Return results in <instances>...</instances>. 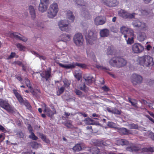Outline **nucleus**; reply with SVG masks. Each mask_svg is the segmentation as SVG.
<instances>
[{
  "label": "nucleus",
  "mask_w": 154,
  "mask_h": 154,
  "mask_svg": "<svg viewBox=\"0 0 154 154\" xmlns=\"http://www.w3.org/2000/svg\"><path fill=\"white\" fill-rule=\"evenodd\" d=\"M106 17L99 16L96 17L94 19V23L97 25H102L104 24L106 22Z\"/></svg>",
  "instance_id": "14"
},
{
  "label": "nucleus",
  "mask_w": 154,
  "mask_h": 154,
  "mask_svg": "<svg viewBox=\"0 0 154 154\" xmlns=\"http://www.w3.org/2000/svg\"><path fill=\"white\" fill-rule=\"evenodd\" d=\"M18 136L20 137L23 138L24 137L23 134L22 132H20L18 134Z\"/></svg>",
  "instance_id": "63"
},
{
  "label": "nucleus",
  "mask_w": 154,
  "mask_h": 154,
  "mask_svg": "<svg viewBox=\"0 0 154 154\" xmlns=\"http://www.w3.org/2000/svg\"><path fill=\"white\" fill-rule=\"evenodd\" d=\"M66 16L67 17L71 20V22L74 21L75 17L72 14V12L70 11H68L67 13Z\"/></svg>",
  "instance_id": "26"
},
{
  "label": "nucleus",
  "mask_w": 154,
  "mask_h": 154,
  "mask_svg": "<svg viewBox=\"0 0 154 154\" xmlns=\"http://www.w3.org/2000/svg\"><path fill=\"white\" fill-rule=\"evenodd\" d=\"M49 3V0H40L38 10L42 12L45 11L48 8Z\"/></svg>",
  "instance_id": "10"
},
{
  "label": "nucleus",
  "mask_w": 154,
  "mask_h": 154,
  "mask_svg": "<svg viewBox=\"0 0 154 154\" xmlns=\"http://www.w3.org/2000/svg\"><path fill=\"white\" fill-rule=\"evenodd\" d=\"M140 38H146V35L144 33H141L140 34Z\"/></svg>",
  "instance_id": "57"
},
{
  "label": "nucleus",
  "mask_w": 154,
  "mask_h": 154,
  "mask_svg": "<svg viewBox=\"0 0 154 154\" xmlns=\"http://www.w3.org/2000/svg\"><path fill=\"white\" fill-rule=\"evenodd\" d=\"M29 9L30 14L31 15L32 18L33 19H34L35 17V10L33 6L31 5L30 6H29Z\"/></svg>",
  "instance_id": "25"
},
{
  "label": "nucleus",
  "mask_w": 154,
  "mask_h": 154,
  "mask_svg": "<svg viewBox=\"0 0 154 154\" xmlns=\"http://www.w3.org/2000/svg\"><path fill=\"white\" fill-rule=\"evenodd\" d=\"M86 132L88 134H91L93 132L92 126H87L86 127Z\"/></svg>",
  "instance_id": "39"
},
{
  "label": "nucleus",
  "mask_w": 154,
  "mask_h": 154,
  "mask_svg": "<svg viewBox=\"0 0 154 154\" xmlns=\"http://www.w3.org/2000/svg\"><path fill=\"white\" fill-rule=\"evenodd\" d=\"M131 77L132 82L134 85L141 83L142 80V77L136 74H133Z\"/></svg>",
  "instance_id": "11"
},
{
  "label": "nucleus",
  "mask_w": 154,
  "mask_h": 154,
  "mask_svg": "<svg viewBox=\"0 0 154 154\" xmlns=\"http://www.w3.org/2000/svg\"><path fill=\"white\" fill-rule=\"evenodd\" d=\"M106 109L109 112L115 114L120 115L121 113V110H119L116 108H114L112 109H111L110 108L107 107L106 108Z\"/></svg>",
  "instance_id": "20"
},
{
  "label": "nucleus",
  "mask_w": 154,
  "mask_h": 154,
  "mask_svg": "<svg viewBox=\"0 0 154 154\" xmlns=\"http://www.w3.org/2000/svg\"><path fill=\"white\" fill-rule=\"evenodd\" d=\"M80 89L85 92H86L88 90V88L86 86L85 84L80 86Z\"/></svg>",
  "instance_id": "44"
},
{
  "label": "nucleus",
  "mask_w": 154,
  "mask_h": 154,
  "mask_svg": "<svg viewBox=\"0 0 154 154\" xmlns=\"http://www.w3.org/2000/svg\"><path fill=\"white\" fill-rule=\"evenodd\" d=\"M74 42L76 45L80 46L83 44V42L82 40L83 39H73Z\"/></svg>",
  "instance_id": "32"
},
{
  "label": "nucleus",
  "mask_w": 154,
  "mask_h": 154,
  "mask_svg": "<svg viewBox=\"0 0 154 154\" xmlns=\"http://www.w3.org/2000/svg\"><path fill=\"white\" fill-rule=\"evenodd\" d=\"M9 37L13 38H22L21 37V35L18 33H11L10 32L8 34Z\"/></svg>",
  "instance_id": "22"
},
{
  "label": "nucleus",
  "mask_w": 154,
  "mask_h": 154,
  "mask_svg": "<svg viewBox=\"0 0 154 154\" xmlns=\"http://www.w3.org/2000/svg\"><path fill=\"white\" fill-rule=\"evenodd\" d=\"M118 14L120 16L125 19H132L134 18L135 13L130 14L125 11L121 10L118 12Z\"/></svg>",
  "instance_id": "9"
},
{
  "label": "nucleus",
  "mask_w": 154,
  "mask_h": 154,
  "mask_svg": "<svg viewBox=\"0 0 154 154\" xmlns=\"http://www.w3.org/2000/svg\"><path fill=\"white\" fill-rule=\"evenodd\" d=\"M86 39V42L87 44L89 43V44L92 45L94 43L93 42H95L96 41V40L97 39Z\"/></svg>",
  "instance_id": "46"
},
{
  "label": "nucleus",
  "mask_w": 154,
  "mask_h": 154,
  "mask_svg": "<svg viewBox=\"0 0 154 154\" xmlns=\"http://www.w3.org/2000/svg\"><path fill=\"white\" fill-rule=\"evenodd\" d=\"M96 67L98 69H106L107 70H109V69L106 68L105 67H103V66H101L99 65H97L96 66Z\"/></svg>",
  "instance_id": "52"
},
{
  "label": "nucleus",
  "mask_w": 154,
  "mask_h": 154,
  "mask_svg": "<svg viewBox=\"0 0 154 154\" xmlns=\"http://www.w3.org/2000/svg\"><path fill=\"white\" fill-rule=\"evenodd\" d=\"M17 47L20 51H24L26 48V47L20 43H17L16 45Z\"/></svg>",
  "instance_id": "31"
},
{
  "label": "nucleus",
  "mask_w": 154,
  "mask_h": 154,
  "mask_svg": "<svg viewBox=\"0 0 154 154\" xmlns=\"http://www.w3.org/2000/svg\"><path fill=\"white\" fill-rule=\"evenodd\" d=\"M128 100L129 102L133 106L136 108H138V107L137 105V102L136 100L134 99L132 100L130 97L128 98Z\"/></svg>",
  "instance_id": "30"
},
{
  "label": "nucleus",
  "mask_w": 154,
  "mask_h": 154,
  "mask_svg": "<svg viewBox=\"0 0 154 154\" xmlns=\"http://www.w3.org/2000/svg\"><path fill=\"white\" fill-rule=\"evenodd\" d=\"M75 92L76 94L78 95L79 97H80L82 95V92L79 90L76 89Z\"/></svg>",
  "instance_id": "51"
},
{
  "label": "nucleus",
  "mask_w": 154,
  "mask_h": 154,
  "mask_svg": "<svg viewBox=\"0 0 154 154\" xmlns=\"http://www.w3.org/2000/svg\"><path fill=\"white\" fill-rule=\"evenodd\" d=\"M51 69L45 71V76H42V78H45L46 81L48 80V79L51 76Z\"/></svg>",
  "instance_id": "24"
},
{
  "label": "nucleus",
  "mask_w": 154,
  "mask_h": 154,
  "mask_svg": "<svg viewBox=\"0 0 154 154\" xmlns=\"http://www.w3.org/2000/svg\"><path fill=\"white\" fill-rule=\"evenodd\" d=\"M73 38H83V36L80 33H77L74 36Z\"/></svg>",
  "instance_id": "45"
},
{
  "label": "nucleus",
  "mask_w": 154,
  "mask_h": 154,
  "mask_svg": "<svg viewBox=\"0 0 154 154\" xmlns=\"http://www.w3.org/2000/svg\"><path fill=\"white\" fill-rule=\"evenodd\" d=\"M16 78L19 81H20L21 83L22 84H23V82H22V81L23 80V79L22 78V77L20 76H17L16 77Z\"/></svg>",
  "instance_id": "62"
},
{
  "label": "nucleus",
  "mask_w": 154,
  "mask_h": 154,
  "mask_svg": "<svg viewBox=\"0 0 154 154\" xmlns=\"http://www.w3.org/2000/svg\"><path fill=\"white\" fill-rule=\"evenodd\" d=\"M16 56V53L14 52H11L10 55L7 58V60H10L14 57Z\"/></svg>",
  "instance_id": "47"
},
{
  "label": "nucleus",
  "mask_w": 154,
  "mask_h": 154,
  "mask_svg": "<svg viewBox=\"0 0 154 154\" xmlns=\"http://www.w3.org/2000/svg\"><path fill=\"white\" fill-rule=\"evenodd\" d=\"M73 150L75 152H79L82 150V148L80 144H77L72 148Z\"/></svg>",
  "instance_id": "28"
},
{
  "label": "nucleus",
  "mask_w": 154,
  "mask_h": 154,
  "mask_svg": "<svg viewBox=\"0 0 154 154\" xmlns=\"http://www.w3.org/2000/svg\"><path fill=\"white\" fill-rule=\"evenodd\" d=\"M58 11V8L57 4L54 3L50 6L48 11V16L50 18H53L57 15Z\"/></svg>",
  "instance_id": "4"
},
{
  "label": "nucleus",
  "mask_w": 154,
  "mask_h": 154,
  "mask_svg": "<svg viewBox=\"0 0 154 154\" xmlns=\"http://www.w3.org/2000/svg\"><path fill=\"white\" fill-rule=\"evenodd\" d=\"M13 91L14 94L19 102L21 104H22V103L25 101V100L23 99L22 97L18 93L17 90L14 89Z\"/></svg>",
  "instance_id": "16"
},
{
  "label": "nucleus",
  "mask_w": 154,
  "mask_h": 154,
  "mask_svg": "<svg viewBox=\"0 0 154 154\" xmlns=\"http://www.w3.org/2000/svg\"><path fill=\"white\" fill-rule=\"evenodd\" d=\"M65 125L67 127L69 128H71L72 127V124L70 122H67L65 124Z\"/></svg>",
  "instance_id": "55"
},
{
  "label": "nucleus",
  "mask_w": 154,
  "mask_h": 154,
  "mask_svg": "<svg viewBox=\"0 0 154 154\" xmlns=\"http://www.w3.org/2000/svg\"><path fill=\"white\" fill-rule=\"evenodd\" d=\"M117 130L118 132L121 135H126L131 134L130 130L125 128H118Z\"/></svg>",
  "instance_id": "15"
},
{
  "label": "nucleus",
  "mask_w": 154,
  "mask_h": 154,
  "mask_svg": "<svg viewBox=\"0 0 154 154\" xmlns=\"http://www.w3.org/2000/svg\"><path fill=\"white\" fill-rule=\"evenodd\" d=\"M14 63L15 64H17L19 66H20L22 65V63L20 61H15L14 62Z\"/></svg>",
  "instance_id": "61"
},
{
  "label": "nucleus",
  "mask_w": 154,
  "mask_h": 154,
  "mask_svg": "<svg viewBox=\"0 0 154 154\" xmlns=\"http://www.w3.org/2000/svg\"><path fill=\"white\" fill-rule=\"evenodd\" d=\"M133 24L134 26L139 27L140 29H144L146 26L145 23H142L138 20H137L135 21H134L133 23Z\"/></svg>",
  "instance_id": "18"
},
{
  "label": "nucleus",
  "mask_w": 154,
  "mask_h": 154,
  "mask_svg": "<svg viewBox=\"0 0 154 154\" xmlns=\"http://www.w3.org/2000/svg\"><path fill=\"white\" fill-rule=\"evenodd\" d=\"M44 112H46L49 115H51L52 113V111L48 107L46 106V105L45 104V109L43 111Z\"/></svg>",
  "instance_id": "33"
},
{
  "label": "nucleus",
  "mask_w": 154,
  "mask_h": 154,
  "mask_svg": "<svg viewBox=\"0 0 154 154\" xmlns=\"http://www.w3.org/2000/svg\"><path fill=\"white\" fill-rule=\"evenodd\" d=\"M121 31L124 35L125 38H136L134 31L131 29L122 27Z\"/></svg>",
  "instance_id": "5"
},
{
  "label": "nucleus",
  "mask_w": 154,
  "mask_h": 154,
  "mask_svg": "<svg viewBox=\"0 0 154 154\" xmlns=\"http://www.w3.org/2000/svg\"><path fill=\"white\" fill-rule=\"evenodd\" d=\"M28 130L29 131V133L32 132L33 130L31 125H30L29 124L28 125Z\"/></svg>",
  "instance_id": "59"
},
{
  "label": "nucleus",
  "mask_w": 154,
  "mask_h": 154,
  "mask_svg": "<svg viewBox=\"0 0 154 154\" xmlns=\"http://www.w3.org/2000/svg\"><path fill=\"white\" fill-rule=\"evenodd\" d=\"M107 125L109 127L112 128H115L116 126V124L112 122H108Z\"/></svg>",
  "instance_id": "43"
},
{
  "label": "nucleus",
  "mask_w": 154,
  "mask_h": 154,
  "mask_svg": "<svg viewBox=\"0 0 154 154\" xmlns=\"http://www.w3.org/2000/svg\"><path fill=\"white\" fill-rule=\"evenodd\" d=\"M128 127L130 129H137L138 128V125L137 124L134 123H132L128 125Z\"/></svg>",
  "instance_id": "38"
},
{
  "label": "nucleus",
  "mask_w": 154,
  "mask_h": 154,
  "mask_svg": "<svg viewBox=\"0 0 154 154\" xmlns=\"http://www.w3.org/2000/svg\"><path fill=\"white\" fill-rule=\"evenodd\" d=\"M113 47L112 46H111L109 47L107 49V55H111L113 54Z\"/></svg>",
  "instance_id": "36"
},
{
  "label": "nucleus",
  "mask_w": 154,
  "mask_h": 154,
  "mask_svg": "<svg viewBox=\"0 0 154 154\" xmlns=\"http://www.w3.org/2000/svg\"><path fill=\"white\" fill-rule=\"evenodd\" d=\"M75 2L78 5L82 6V11L81 12V14L82 16L84 17L87 19H89L90 15L88 12L86 10L85 3L83 0H75Z\"/></svg>",
  "instance_id": "3"
},
{
  "label": "nucleus",
  "mask_w": 154,
  "mask_h": 154,
  "mask_svg": "<svg viewBox=\"0 0 154 154\" xmlns=\"http://www.w3.org/2000/svg\"><path fill=\"white\" fill-rule=\"evenodd\" d=\"M83 78L85 79V82L87 85L92 83L94 80V78L92 76L88 75H85Z\"/></svg>",
  "instance_id": "19"
},
{
  "label": "nucleus",
  "mask_w": 154,
  "mask_h": 154,
  "mask_svg": "<svg viewBox=\"0 0 154 154\" xmlns=\"http://www.w3.org/2000/svg\"><path fill=\"white\" fill-rule=\"evenodd\" d=\"M134 39H128L126 40L127 43L128 44L131 45L134 42Z\"/></svg>",
  "instance_id": "56"
},
{
  "label": "nucleus",
  "mask_w": 154,
  "mask_h": 154,
  "mask_svg": "<svg viewBox=\"0 0 154 154\" xmlns=\"http://www.w3.org/2000/svg\"><path fill=\"white\" fill-rule=\"evenodd\" d=\"M85 121V123L87 125H94V121L93 120L90 118H88L86 119Z\"/></svg>",
  "instance_id": "34"
},
{
  "label": "nucleus",
  "mask_w": 154,
  "mask_h": 154,
  "mask_svg": "<svg viewBox=\"0 0 154 154\" xmlns=\"http://www.w3.org/2000/svg\"><path fill=\"white\" fill-rule=\"evenodd\" d=\"M132 52L136 54L142 53L144 50L143 47L140 43H135L132 47Z\"/></svg>",
  "instance_id": "8"
},
{
  "label": "nucleus",
  "mask_w": 154,
  "mask_h": 154,
  "mask_svg": "<svg viewBox=\"0 0 154 154\" xmlns=\"http://www.w3.org/2000/svg\"><path fill=\"white\" fill-rule=\"evenodd\" d=\"M0 131L4 133H5L7 131L6 129L1 125H0Z\"/></svg>",
  "instance_id": "60"
},
{
  "label": "nucleus",
  "mask_w": 154,
  "mask_h": 154,
  "mask_svg": "<svg viewBox=\"0 0 154 154\" xmlns=\"http://www.w3.org/2000/svg\"><path fill=\"white\" fill-rule=\"evenodd\" d=\"M109 31L106 29L101 30L100 31V35L102 37H107L109 35Z\"/></svg>",
  "instance_id": "21"
},
{
  "label": "nucleus",
  "mask_w": 154,
  "mask_h": 154,
  "mask_svg": "<svg viewBox=\"0 0 154 154\" xmlns=\"http://www.w3.org/2000/svg\"><path fill=\"white\" fill-rule=\"evenodd\" d=\"M117 143L119 145H127L129 144V142L126 140L122 139L117 140Z\"/></svg>",
  "instance_id": "23"
},
{
  "label": "nucleus",
  "mask_w": 154,
  "mask_h": 154,
  "mask_svg": "<svg viewBox=\"0 0 154 154\" xmlns=\"http://www.w3.org/2000/svg\"><path fill=\"white\" fill-rule=\"evenodd\" d=\"M102 89L103 90L106 92L110 90L109 88L106 85H104L102 87Z\"/></svg>",
  "instance_id": "53"
},
{
  "label": "nucleus",
  "mask_w": 154,
  "mask_h": 154,
  "mask_svg": "<svg viewBox=\"0 0 154 154\" xmlns=\"http://www.w3.org/2000/svg\"><path fill=\"white\" fill-rule=\"evenodd\" d=\"M64 86H62L59 89L58 91H57V95H60L61 94L64 92Z\"/></svg>",
  "instance_id": "42"
},
{
  "label": "nucleus",
  "mask_w": 154,
  "mask_h": 154,
  "mask_svg": "<svg viewBox=\"0 0 154 154\" xmlns=\"http://www.w3.org/2000/svg\"><path fill=\"white\" fill-rule=\"evenodd\" d=\"M149 137L154 141V133L150 132L149 133Z\"/></svg>",
  "instance_id": "58"
},
{
  "label": "nucleus",
  "mask_w": 154,
  "mask_h": 154,
  "mask_svg": "<svg viewBox=\"0 0 154 154\" xmlns=\"http://www.w3.org/2000/svg\"><path fill=\"white\" fill-rule=\"evenodd\" d=\"M76 78L78 81H79L82 78V75L81 73H76L75 75Z\"/></svg>",
  "instance_id": "48"
},
{
  "label": "nucleus",
  "mask_w": 154,
  "mask_h": 154,
  "mask_svg": "<svg viewBox=\"0 0 154 154\" xmlns=\"http://www.w3.org/2000/svg\"><path fill=\"white\" fill-rule=\"evenodd\" d=\"M152 48V47L150 45H147L146 49L148 51H149L150 50L151 48Z\"/></svg>",
  "instance_id": "64"
},
{
  "label": "nucleus",
  "mask_w": 154,
  "mask_h": 154,
  "mask_svg": "<svg viewBox=\"0 0 154 154\" xmlns=\"http://www.w3.org/2000/svg\"><path fill=\"white\" fill-rule=\"evenodd\" d=\"M31 145L33 148H37L38 145V143L36 142H33L31 143Z\"/></svg>",
  "instance_id": "49"
},
{
  "label": "nucleus",
  "mask_w": 154,
  "mask_h": 154,
  "mask_svg": "<svg viewBox=\"0 0 154 154\" xmlns=\"http://www.w3.org/2000/svg\"><path fill=\"white\" fill-rule=\"evenodd\" d=\"M92 149L93 151H94V152H92V154H97L100 152L99 150L97 147L94 148Z\"/></svg>",
  "instance_id": "50"
},
{
  "label": "nucleus",
  "mask_w": 154,
  "mask_h": 154,
  "mask_svg": "<svg viewBox=\"0 0 154 154\" xmlns=\"http://www.w3.org/2000/svg\"><path fill=\"white\" fill-rule=\"evenodd\" d=\"M40 137L47 143H48L50 142V140L46 138V136L43 135V134H42L40 135Z\"/></svg>",
  "instance_id": "37"
},
{
  "label": "nucleus",
  "mask_w": 154,
  "mask_h": 154,
  "mask_svg": "<svg viewBox=\"0 0 154 154\" xmlns=\"http://www.w3.org/2000/svg\"><path fill=\"white\" fill-rule=\"evenodd\" d=\"M109 63L112 66L120 68L125 66L127 61L123 58L117 57L111 59L109 61Z\"/></svg>",
  "instance_id": "1"
},
{
  "label": "nucleus",
  "mask_w": 154,
  "mask_h": 154,
  "mask_svg": "<svg viewBox=\"0 0 154 154\" xmlns=\"http://www.w3.org/2000/svg\"><path fill=\"white\" fill-rule=\"evenodd\" d=\"M96 37L95 32L91 30L89 31L87 36L88 38H95Z\"/></svg>",
  "instance_id": "27"
},
{
  "label": "nucleus",
  "mask_w": 154,
  "mask_h": 154,
  "mask_svg": "<svg viewBox=\"0 0 154 154\" xmlns=\"http://www.w3.org/2000/svg\"><path fill=\"white\" fill-rule=\"evenodd\" d=\"M24 104L28 109H30L32 108L30 103H29L28 101L26 100H25V101L22 103V104Z\"/></svg>",
  "instance_id": "40"
},
{
  "label": "nucleus",
  "mask_w": 154,
  "mask_h": 154,
  "mask_svg": "<svg viewBox=\"0 0 154 154\" xmlns=\"http://www.w3.org/2000/svg\"><path fill=\"white\" fill-rule=\"evenodd\" d=\"M64 88H67L69 87L70 85L71 84V82L70 81L65 79L63 81Z\"/></svg>",
  "instance_id": "35"
},
{
  "label": "nucleus",
  "mask_w": 154,
  "mask_h": 154,
  "mask_svg": "<svg viewBox=\"0 0 154 154\" xmlns=\"http://www.w3.org/2000/svg\"><path fill=\"white\" fill-rule=\"evenodd\" d=\"M142 151L143 153H145L152 152L154 151V148L151 147L144 148L142 149Z\"/></svg>",
  "instance_id": "29"
},
{
  "label": "nucleus",
  "mask_w": 154,
  "mask_h": 154,
  "mask_svg": "<svg viewBox=\"0 0 154 154\" xmlns=\"http://www.w3.org/2000/svg\"><path fill=\"white\" fill-rule=\"evenodd\" d=\"M66 21L61 20L58 23V25L60 29L62 31H65L66 32H69V29L68 27V23H65Z\"/></svg>",
  "instance_id": "13"
},
{
  "label": "nucleus",
  "mask_w": 154,
  "mask_h": 154,
  "mask_svg": "<svg viewBox=\"0 0 154 154\" xmlns=\"http://www.w3.org/2000/svg\"><path fill=\"white\" fill-rule=\"evenodd\" d=\"M31 134L29 136V138L32 139L33 140H36L38 139V137L36 136L33 132L30 133Z\"/></svg>",
  "instance_id": "41"
},
{
  "label": "nucleus",
  "mask_w": 154,
  "mask_h": 154,
  "mask_svg": "<svg viewBox=\"0 0 154 154\" xmlns=\"http://www.w3.org/2000/svg\"><path fill=\"white\" fill-rule=\"evenodd\" d=\"M59 66L61 67L66 69H72L75 68L76 66L79 67L84 68L86 67V65L85 64L78 63L72 62L71 64L68 65H63L61 63H57Z\"/></svg>",
  "instance_id": "6"
},
{
  "label": "nucleus",
  "mask_w": 154,
  "mask_h": 154,
  "mask_svg": "<svg viewBox=\"0 0 154 154\" xmlns=\"http://www.w3.org/2000/svg\"><path fill=\"white\" fill-rule=\"evenodd\" d=\"M139 150L140 148L139 147L135 146H132V152H137Z\"/></svg>",
  "instance_id": "54"
},
{
  "label": "nucleus",
  "mask_w": 154,
  "mask_h": 154,
  "mask_svg": "<svg viewBox=\"0 0 154 154\" xmlns=\"http://www.w3.org/2000/svg\"><path fill=\"white\" fill-rule=\"evenodd\" d=\"M101 2L109 7H115L119 4V2L117 0H101Z\"/></svg>",
  "instance_id": "12"
},
{
  "label": "nucleus",
  "mask_w": 154,
  "mask_h": 154,
  "mask_svg": "<svg viewBox=\"0 0 154 154\" xmlns=\"http://www.w3.org/2000/svg\"><path fill=\"white\" fill-rule=\"evenodd\" d=\"M139 64L144 66H149L154 64L153 58L148 55H144L138 58Z\"/></svg>",
  "instance_id": "2"
},
{
  "label": "nucleus",
  "mask_w": 154,
  "mask_h": 154,
  "mask_svg": "<svg viewBox=\"0 0 154 154\" xmlns=\"http://www.w3.org/2000/svg\"><path fill=\"white\" fill-rule=\"evenodd\" d=\"M0 106L9 112H12L14 111V107L10 105L8 100L0 99Z\"/></svg>",
  "instance_id": "7"
},
{
  "label": "nucleus",
  "mask_w": 154,
  "mask_h": 154,
  "mask_svg": "<svg viewBox=\"0 0 154 154\" xmlns=\"http://www.w3.org/2000/svg\"><path fill=\"white\" fill-rule=\"evenodd\" d=\"M25 83L27 87L30 89V92L33 94H35V92L32 87L30 80L27 78H25Z\"/></svg>",
  "instance_id": "17"
}]
</instances>
